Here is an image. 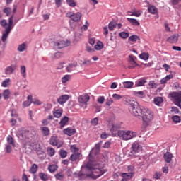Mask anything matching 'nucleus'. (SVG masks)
Returning a JSON list of instances; mask_svg holds the SVG:
<instances>
[{
  "mask_svg": "<svg viewBox=\"0 0 181 181\" xmlns=\"http://www.w3.org/2000/svg\"><path fill=\"white\" fill-rule=\"evenodd\" d=\"M87 169H89L90 174H84L82 173H78L75 174V177H78V180H84V179L90 178V179H98L100 176H103L105 172H107V170L104 168H95L93 169V166H90V164L86 165Z\"/></svg>",
  "mask_w": 181,
  "mask_h": 181,
  "instance_id": "f257e3e1",
  "label": "nucleus"
},
{
  "mask_svg": "<svg viewBox=\"0 0 181 181\" xmlns=\"http://www.w3.org/2000/svg\"><path fill=\"white\" fill-rule=\"evenodd\" d=\"M121 127L118 124H113L110 129V132L112 136H119L122 138L124 141H129V139H132V138H136V133L132 131H124L119 130Z\"/></svg>",
  "mask_w": 181,
  "mask_h": 181,
  "instance_id": "f03ea898",
  "label": "nucleus"
},
{
  "mask_svg": "<svg viewBox=\"0 0 181 181\" xmlns=\"http://www.w3.org/2000/svg\"><path fill=\"white\" fill-rule=\"evenodd\" d=\"M127 105H129V111L134 115V117H139L142 114L144 109H141L139 104L134 98H129L126 100Z\"/></svg>",
  "mask_w": 181,
  "mask_h": 181,
  "instance_id": "7ed1b4c3",
  "label": "nucleus"
},
{
  "mask_svg": "<svg viewBox=\"0 0 181 181\" xmlns=\"http://www.w3.org/2000/svg\"><path fill=\"white\" fill-rule=\"evenodd\" d=\"M141 118L144 127H146L153 121V112L148 108H143Z\"/></svg>",
  "mask_w": 181,
  "mask_h": 181,
  "instance_id": "20e7f679",
  "label": "nucleus"
},
{
  "mask_svg": "<svg viewBox=\"0 0 181 181\" xmlns=\"http://www.w3.org/2000/svg\"><path fill=\"white\" fill-rule=\"evenodd\" d=\"M12 29H13V15L8 19L7 27L5 28V33H3L1 37L2 42H6V39H8V36L9 35V33H11Z\"/></svg>",
  "mask_w": 181,
  "mask_h": 181,
  "instance_id": "39448f33",
  "label": "nucleus"
},
{
  "mask_svg": "<svg viewBox=\"0 0 181 181\" xmlns=\"http://www.w3.org/2000/svg\"><path fill=\"white\" fill-rule=\"evenodd\" d=\"M142 151V146L139 144L138 141H134L130 148V156H136V153H139Z\"/></svg>",
  "mask_w": 181,
  "mask_h": 181,
  "instance_id": "423d86ee",
  "label": "nucleus"
},
{
  "mask_svg": "<svg viewBox=\"0 0 181 181\" xmlns=\"http://www.w3.org/2000/svg\"><path fill=\"white\" fill-rule=\"evenodd\" d=\"M90 101V95L85 93L82 95L78 96V102L79 103V105L81 107H83L84 108H87V103Z\"/></svg>",
  "mask_w": 181,
  "mask_h": 181,
  "instance_id": "0eeeda50",
  "label": "nucleus"
},
{
  "mask_svg": "<svg viewBox=\"0 0 181 181\" xmlns=\"http://www.w3.org/2000/svg\"><path fill=\"white\" fill-rule=\"evenodd\" d=\"M66 18H70L74 22H78L81 19V13H74L73 12H68L66 13Z\"/></svg>",
  "mask_w": 181,
  "mask_h": 181,
  "instance_id": "6e6552de",
  "label": "nucleus"
},
{
  "mask_svg": "<svg viewBox=\"0 0 181 181\" xmlns=\"http://www.w3.org/2000/svg\"><path fill=\"white\" fill-rule=\"evenodd\" d=\"M69 45H70V41L69 40L57 41L54 42V49H63L64 47H69Z\"/></svg>",
  "mask_w": 181,
  "mask_h": 181,
  "instance_id": "1a4fd4ad",
  "label": "nucleus"
},
{
  "mask_svg": "<svg viewBox=\"0 0 181 181\" xmlns=\"http://www.w3.org/2000/svg\"><path fill=\"white\" fill-rule=\"evenodd\" d=\"M135 60H136V57H135L134 55H132V54L129 56L128 69H135V67H136V66H138V64H136V62Z\"/></svg>",
  "mask_w": 181,
  "mask_h": 181,
  "instance_id": "9d476101",
  "label": "nucleus"
},
{
  "mask_svg": "<svg viewBox=\"0 0 181 181\" xmlns=\"http://www.w3.org/2000/svg\"><path fill=\"white\" fill-rule=\"evenodd\" d=\"M69 100H70V95H63L57 99V103H58V104L63 105V104L67 103V101H69Z\"/></svg>",
  "mask_w": 181,
  "mask_h": 181,
  "instance_id": "9b49d317",
  "label": "nucleus"
},
{
  "mask_svg": "<svg viewBox=\"0 0 181 181\" xmlns=\"http://www.w3.org/2000/svg\"><path fill=\"white\" fill-rule=\"evenodd\" d=\"M177 40H179V34L173 35L167 39L169 43H177Z\"/></svg>",
  "mask_w": 181,
  "mask_h": 181,
  "instance_id": "f8f14e48",
  "label": "nucleus"
},
{
  "mask_svg": "<svg viewBox=\"0 0 181 181\" xmlns=\"http://www.w3.org/2000/svg\"><path fill=\"white\" fill-rule=\"evenodd\" d=\"M63 133L65 135H68V136H71V135H74V134H76V130L75 129H71V127H68L63 130Z\"/></svg>",
  "mask_w": 181,
  "mask_h": 181,
  "instance_id": "ddd939ff",
  "label": "nucleus"
},
{
  "mask_svg": "<svg viewBox=\"0 0 181 181\" xmlns=\"http://www.w3.org/2000/svg\"><path fill=\"white\" fill-rule=\"evenodd\" d=\"M93 152H95V153L100 152V145L99 144H97L95 146V148L90 151V152L89 153L88 158H89V162H90V163H93Z\"/></svg>",
  "mask_w": 181,
  "mask_h": 181,
  "instance_id": "4468645a",
  "label": "nucleus"
},
{
  "mask_svg": "<svg viewBox=\"0 0 181 181\" xmlns=\"http://www.w3.org/2000/svg\"><path fill=\"white\" fill-rule=\"evenodd\" d=\"M15 70H16V66L15 65H11L9 66H7L5 69V73L6 74H8V76L12 74L13 73V71H15Z\"/></svg>",
  "mask_w": 181,
  "mask_h": 181,
  "instance_id": "2eb2a0df",
  "label": "nucleus"
},
{
  "mask_svg": "<svg viewBox=\"0 0 181 181\" xmlns=\"http://www.w3.org/2000/svg\"><path fill=\"white\" fill-rule=\"evenodd\" d=\"M68 122H69V117L66 116L64 117L59 122L60 129H63V128H64V127L67 125Z\"/></svg>",
  "mask_w": 181,
  "mask_h": 181,
  "instance_id": "dca6fc26",
  "label": "nucleus"
},
{
  "mask_svg": "<svg viewBox=\"0 0 181 181\" xmlns=\"http://www.w3.org/2000/svg\"><path fill=\"white\" fill-rule=\"evenodd\" d=\"M122 180H129L130 179H132V177L134 176V173H123L122 174Z\"/></svg>",
  "mask_w": 181,
  "mask_h": 181,
  "instance_id": "f3484780",
  "label": "nucleus"
},
{
  "mask_svg": "<svg viewBox=\"0 0 181 181\" xmlns=\"http://www.w3.org/2000/svg\"><path fill=\"white\" fill-rule=\"evenodd\" d=\"M172 158H173V156L169 152L164 154V159L166 163H170V162H172Z\"/></svg>",
  "mask_w": 181,
  "mask_h": 181,
  "instance_id": "a211bd4d",
  "label": "nucleus"
},
{
  "mask_svg": "<svg viewBox=\"0 0 181 181\" xmlns=\"http://www.w3.org/2000/svg\"><path fill=\"white\" fill-rule=\"evenodd\" d=\"M81 154L80 153H74L71 156L70 159L71 162H76V160H78V159H80V156Z\"/></svg>",
  "mask_w": 181,
  "mask_h": 181,
  "instance_id": "6ab92c4d",
  "label": "nucleus"
},
{
  "mask_svg": "<svg viewBox=\"0 0 181 181\" xmlns=\"http://www.w3.org/2000/svg\"><path fill=\"white\" fill-rule=\"evenodd\" d=\"M59 142V139H57V136H52L50 139L49 144L50 145H52V146H57V144Z\"/></svg>",
  "mask_w": 181,
  "mask_h": 181,
  "instance_id": "aec40b11",
  "label": "nucleus"
},
{
  "mask_svg": "<svg viewBox=\"0 0 181 181\" xmlns=\"http://www.w3.org/2000/svg\"><path fill=\"white\" fill-rule=\"evenodd\" d=\"M127 20L128 21V22H129V23H131V25H132L133 26H139V25H141V23H139L138 22V20L135 19V18H127Z\"/></svg>",
  "mask_w": 181,
  "mask_h": 181,
  "instance_id": "412c9836",
  "label": "nucleus"
},
{
  "mask_svg": "<svg viewBox=\"0 0 181 181\" xmlns=\"http://www.w3.org/2000/svg\"><path fill=\"white\" fill-rule=\"evenodd\" d=\"M63 114V109H58L53 112V115L55 118H60Z\"/></svg>",
  "mask_w": 181,
  "mask_h": 181,
  "instance_id": "4be33fe9",
  "label": "nucleus"
},
{
  "mask_svg": "<svg viewBox=\"0 0 181 181\" xmlns=\"http://www.w3.org/2000/svg\"><path fill=\"white\" fill-rule=\"evenodd\" d=\"M133 95L135 97H138L139 98H144L145 97V95L144 94V91L142 90H139V91L134 90L133 91Z\"/></svg>",
  "mask_w": 181,
  "mask_h": 181,
  "instance_id": "5701e85b",
  "label": "nucleus"
},
{
  "mask_svg": "<svg viewBox=\"0 0 181 181\" xmlns=\"http://www.w3.org/2000/svg\"><path fill=\"white\" fill-rule=\"evenodd\" d=\"M3 97L4 100H9L11 98V90L9 89H6L3 91Z\"/></svg>",
  "mask_w": 181,
  "mask_h": 181,
  "instance_id": "b1692460",
  "label": "nucleus"
},
{
  "mask_svg": "<svg viewBox=\"0 0 181 181\" xmlns=\"http://www.w3.org/2000/svg\"><path fill=\"white\" fill-rule=\"evenodd\" d=\"M153 102L156 105H158L159 107L160 106V104L163 103V98H162V97H156L154 98Z\"/></svg>",
  "mask_w": 181,
  "mask_h": 181,
  "instance_id": "393cba45",
  "label": "nucleus"
},
{
  "mask_svg": "<svg viewBox=\"0 0 181 181\" xmlns=\"http://www.w3.org/2000/svg\"><path fill=\"white\" fill-rule=\"evenodd\" d=\"M148 11L149 13H152V15H155V13H158V8L155 6H151L148 7Z\"/></svg>",
  "mask_w": 181,
  "mask_h": 181,
  "instance_id": "a878e982",
  "label": "nucleus"
},
{
  "mask_svg": "<svg viewBox=\"0 0 181 181\" xmlns=\"http://www.w3.org/2000/svg\"><path fill=\"white\" fill-rule=\"evenodd\" d=\"M41 131L44 136H47L50 134V129H49V127H42Z\"/></svg>",
  "mask_w": 181,
  "mask_h": 181,
  "instance_id": "bb28decb",
  "label": "nucleus"
},
{
  "mask_svg": "<svg viewBox=\"0 0 181 181\" xmlns=\"http://www.w3.org/2000/svg\"><path fill=\"white\" fill-rule=\"evenodd\" d=\"M145 83H146V80L145 79H139L136 81L135 86L136 87H142V86H145Z\"/></svg>",
  "mask_w": 181,
  "mask_h": 181,
  "instance_id": "cd10ccee",
  "label": "nucleus"
},
{
  "mask_svg": "<svg viewBox=\"0 0 181 181\" xmlns=\"http://www.w3.org/2000/svg\"><path fill=\"white\" fill-rule=\"evenodd\" d=\"M47 152L49 156H54L55 153H56V151L54 150V148H52V147H48L47 149Z\"/></svg>",
  "mask_w": 181,
  "mask_h": 181,
  "instance_id": "c85d7f7f",
  "label": "nucleus"
},
{
  "mask_svg": "<svg viewBox=\"0 0 181 181\" xmlns=\"http://www.w3.org/2000/svg\"><path fill=\"white\" fill-rule=\"evenodd\" d=\"M7 145H11V146H15V140H13L12 136H8Z\"/></svg>",
  "mask_w": 181,
  "mask_h": 181,
  "instance_id": "c756f323",
  "label": "nucleus"
},
{
  "mask_svg": "<svg viewBox=\"0 0 181 181\" xmlns=\"http://www.w3.org/2000/svg\"><path fill=\"white\" fill-rule=\"evenodd\" d=\"M123 86L125 88H132V86H134V82L125 81L123 83Z\"/></svg>",
  "mask_w": 181,
  "mask_h": 181,
  "instance_id": "7c9ffc66",
  "label": "nucleus"
},
{
  "mask_svg": "<svg viewBox=\"0 0 181 181\" xmlns=\"http://www.w3.org/2000/svg\"><path fill=\"white\" fill-rule=\"evenodd\" d=\"M3 12L6 15V16H11V14L12 13V8L6 7L3 9Z\"/></svg>",
  "mask_w": 181,
  "mask_h": 181,
  "instance_id": "2f4dec72",
  "label": "nucleus"
},
{
  "mask_svg": "<svg viewBox=\"0 0 181 181\" xmlns=\"http://www.w3.org/2000/svg\"><path fill=\"white\" fill-rule=\"evenodd\" d=\"M104 47L103 42L99 41L97 42V45H95V50H101Z\"/></svg>",
  "mask_w": 181,
  "mask_h": 181,
  "instance_id": "473e14b6",
  "label": "nucleus"
},
{
  "mask_svg": "<svg viewBox=\"0 0 181 181\" xmlns=\"http://www.w3.org/2000/svg\"><path fill=\"white\" fill-rule=\"evenodd\" d=\"M175 103L177 105L181 110V96H176L175 98Z\"/></svg>",
  "mask_w": 181,
  "mask_h": 181,
  "instance_id": "72a5a7b5",
  "label": "nucleus"
},
{
  "mask_svg": "<svg viewBox=\"0 0 181 181\" xmlns=\"http://www.w3.org/2000/svg\"><path fill=\"white\" fill-rule=\"evenodd\" d=\"M54 176L57 180H63V179H64V174L63 173H59Z\"/></svg>",
  "mask_w": 181,
  "mask_h": 181,
  "instance_id": "f704fd0d",
  "label": "nucleus"
},
{
  "mask_svg": "<svg viewBox=\"0 0 181 181\" xmlns=\"http://www.w3.org/2000/svg\"><path fill=\"white\" fill-rule=\"evenodd\" d=\"M26 49V44L25 43H23L20 45H18L17 50L18 52H25V50Z\"/></svg>",
  "mask_w": 181,
  "mask_h": 181,
  "instance_id": "c9c22d12",
  "label": "nucleus"
},
{
  "mask_svg": "<svg viewBox=\"0 0 181 181\" xmlns=\"http://www.w3.org/2000/svg\"><path fill=\"white\" fill-rule=\"evenodd\" d=\"M140 59L142 60H148L149 59V54L143 52L139 55Z\"/></svg>",
  "mask_w": 181,
  "mask_h": 181,
  "instance_id": "e433bc0d",
  "label": "nucleus"
},
{
  "mask_svg": "<svg viewBox=\"0 0 181 181\" xmlns=\"http://www.w3.org/2000/svg\"><path fill=\"white\" fill-rule=\"evenodd\" d=\"M109 30L112 31L117 28V23L115 22H110L108 25Z\"/></svg>",
  "mask_w": 181,
  "mask_h": 181,
  "instance_id": "4c0bfd02",
  "label": "nucleus"
},
{
  "mask_svg": "<svg viewBox=\"0 0 181 181\" xmlns=\"http://www.w3.org/2000/svg\"><path fill=\"white\" fill-rule=\"evenodd\" d=\"M70 75H65L64 77L62 78V83L64 84L67 83V81H70Z\"/></svg>",
  "mask_w": 181,
  "mask_h": 181,
  "instance_id": "58836bf2",
  "label": "nucleus"
},
{
  "mask_svg": "<svg viewBox=\"0 0 181 181\" xmlns=\"http://www.w3.org/2000/svg\"><path fill=\"white\" fill-rule=\"evenodd\" d=\"M59 167L56 165H51L48 167V169L51 173H54V171L58 168Z\"/></svg>",
  "mask_w": 181,
  "mask_h": 181,
  "instance_id": "ea45409f",
  "label": "nucleus"
},
{
  "mask_svg": "<svg viewBox=\"0 0 181 181\" xmlns=\"http://www.w3.org/2000/svg\"><path fill=\"white\" fill-rule=\"evenodd\" d=\"M11 84V79L10 78H6V80H4L2 83L1 86L2 87H8V86Z\"/></svg>",
  "mask_w": 181,
  "mask_h": 181,
  "instance_id": "a19ab883",
  "label": "nucleus"
},
{
  "mask_svg": "<svg viewBox=\"0 0 181 181\" xmlns=\"http://www.w3.org/2000/svg\"><path fill=\"white\" fill-rule=\"evenodd\" d=\"M21 73L24 78H26V66H21Z\"/></svg>",
  "mask_w": 181,
  "mask_h": 181,
  "instance_id": "79ce46f5",
  "label": "nucleus"
},
{
  "mask_svg": "<svg viewBox=\"0 0 181 181\" xmlns=\"http://www.w3.org/2000/svg\"><path fill=\"white\" fill-rule=\"evenodd\" d=\"M37 172V165L33 164L30 170V173L35 174Z\"/></svg>",
  "mask_w": 181,
  "mask_h": 181,
  "instance_id": "37998d69",
  "label": "nucleus"
},
{
  "mask_svg": "<svg viewBox=\"0 0 181 181\" xmlns=\"http://www.w3.org/2000/svg\"><path fill=\"white\" fill-rule=\"evenodd\" d=\"M39 177L42 180H44V181L49 180V177H47V175L43 173H40L39 175Z\"/></svg>",
  "mask_w": 181,
  "mask_h": 181,
  "instance_id": "c03bdc74",
  "label": "nucleus"
},
{
  "mask_svg": "<svg viewBox=\"0 0 181 181\" xmlns=\"http://www.w3.org/2000/svg\"><path fill=\"white\" fill-rule=\"evenodd\" d=\"M119 36L122 37V39H127L129 37V33L125 32H121L119 33Z\"/></svg>",
  "mask_w": 181,
  "mask_h": 181,
  "instance_id": "a18cd8bd",
  "label": "nucleus"
},
{
  "mask_svg": "<svg viewBox=\"0 0 181 181\" xmlns=\"http://www.w3.org/2000/svg\"><path fill=\"white\" fill-rule=\"evenodd\" d=\"M66 4L71 8H74V6L77 5V4L76 3V1H74V0H66Z\"/></svg>",
  "mask_w": 181,
  "mask_h": 181,
  "instance_id": "49530a36",
  "label": "nucleus"
},
{
  "mask_svg": "<svg viewBox=\"0 0 181 181\" xmlns=\"http://www.w3.org/2000/svg\"><path fill=\"white\" fill-rule=\"evenodd\" d=\"M172 119L175 124H178L181 121L180 117L177 115L173 116Z\"/></svg>",
  "mask_w": 181,
  "mask_h": 181,
  "instance_id": "de8ad7c7",
  "label": "nucleus"
},
{
  "mask_svg": "<svg viewBox=\"0 0 181 181\" xmlns=\"http://www.w3.org/2000/svg\"><path fill=\"white\" fill-rule=\"evenodd\" d=\"M12 148H15V146L11 144H6V151L7 153H11L12 152Z\"/></svg>",
  "mask_w": 181,
  "mask_h": 181,
  "instance_id": "09e8293b",
  "label": "nucleus"
},
{
  "mask_svg": "<svg viewBox=\"0 0 181 181\" xmlns=\"http://www.w3.org/2000/svg\"><path fill=\"white\" fill-rule=\"evenodd\" d=\"M148 86L151 88H158V85H157V83H155V81H149Z\"/></svg>",
  "mask_w": 181,
  "mask_h": 181,
  "instance_id": "8fccbe9b",
  "label": "nucleus"
},
{
  "mask_svg": "<svg viewBox=\"0 0 181 181\" xmlns=\"http://www.w3.org/2000/svg\"><path fill=\"white\" fill-rule=\"evenodd\" d=\"M21 135L23 138H27V136L29 135V131L23 130L21 132Z\"/></svg>",
  "mask_w": 181,
  "mask_h": 181,
  "instance_id": "3c124183",
  "label": "nucleus"
},
{
  "mask_svg": "<svg viewBox=\"0 0 181 181\" xmlns=\"http://www.w3.org/2000/svg\"><path fill=\"white\" fill-rule=\"evenodd\" d=\"M129 16H136V18H139L141 16V12L136 11H133L132 14H129Z\"/></svg>",
  "mask_w": 181,
  "mask_h": 181,
  "instance_id": "603ef678",
  "label": "nucleus"
},
{
  "mask_svg": "<svg viewBox=\"0 0 181 181\" xmlns=\"http://www.w3.org/2000/svg\"><path fill=\"white\" fill-rule=\"evenodd\" d=\"M138 36L133 35L129 37V42H136L138 40Z\"/></svg>",
  "mask_w": 181,
  "mask_h": 181,
  "instance_id": "864d4df0",
  "label": "nucleus"
},
{
  "mask_svg": "<svg viewBox=\"0 0 181 181\" xmlns=\"http://www.w3.org/2000/svg\"><path fill=\"white\" fill-rule=\"evenodd\" d=\"M59 155L61 158H62V159H64V158L67 156V151H66L65 150H61Z\"/></svg>",
  "mask_w": 181,
  "mask_h": 181,
  "instance_id": "5fc2aeb1",
  "label": "nucleus"
},
{
  "mask_svg": "<svg viewBox=\"0 0 181 181\" xmlns=\"http://www.w3.org/2000/svg\"><path fill=\"white\" fill-rule=\"evenodd\" d=\"M74 67H76V65H73V64H69V66L66 67V71L68 73L73 71Z\"/></svg>",
  "mask_w": 181,
  "mask_h": 181,
  "instance_id": "6e6d98bb",
  "label": "nucleus"
},
{
  "mask_svg": "<svg viewBox=\"0 0 181 181\" xmlns=\"http://www.w3.org/2000/svg\"><path fill=\"white\" fill-rule=\"evenodd\" d=\"M0 25L3 28H4V29H5V28L8 27V23L6 22V20H5V19L0 21Z\"/></svg>",
  "mask_w": 181,
  "mask_h": 181,
  "instance_id": "4d7b16f0",
  "label": "nucleus"
},
{
  "mask_svg": "<svg viewBox=\"0 0 181 181\" xmlns=\"http://www.w3.org/2000/svg\"><path fill=\"white\" fill-rule=\"evenodd\" d=\"M91 125L95 127L98 125V118L95 117L90 121Z\"/></svg>",
  "mask_w": 181,
  "mask_h": 181,
  "instance_id": "13d9d810",
  "label": "nucleus"
},
{
  "mask_svg": "<svg viewBox=\"0 0 181 181\" xmlns=\"http://www.w3.org/2000/svg\"><path fill=\"white\" fill-rule=\"evenodd\" d=\"M83 66H91L93 64V62L90 59H85L83 62Z\"/></svg>",
  "mask_w": 181,
  "mask_h": 181,
  "instance_id": "bf43d9fd",
  "label": "nucleus"
},
{
  "mask_svg": "<svg viewBox=\"0 0 181 181\" xmlns=\"http://www.w3.org/2000/svg\"><path fill=\"white\" fill-rule=\"evenodd\" d=\"M88 26H90V23H88V21H86L85 25L81 27V30H87V29H88Z\"/></svg>",
  "mask_w": 181,
  "mask_h": 181,
  "instance_id": "052dcab7",
  "label": "nucleus"
},
{
  "mask_svg": "<svg viewBox=\"0 0 181 181\" xmlns=\"http://www.w3.org/2000/svg\"><path fill=\"white\" fill-rule=\"evenodd\" d=\"M71 151L74 153H78V148L76 146H71Z\"/></svg>",
  "mask_w": 181,
  "mask_h": 181,
  "instance_id": "680f3d73",
  "label": "nucleus"
},
{
  "mask_svg": "<svg viewBox=\"0 0 181 181\" xmlns=\"http://www.w3.org/2000/svg\"><path fill=\"white\" fill-rule=\"evenodd\" d=\"M108 136H110V134H107L106 132H103L100 134V138L102 139H107V138H108Z\"/></svg>",
  "mask_w": 181,
  "mask_h": 181,
  "instance_id": "e2e57ef3",
  "label": "nucleus"
},
{
  "mask_svg": "<svg viewBox=\"0 0 181 181\" xmlns=\"http://www.w3.org/2000/svg\"><path fill=\"white\" fill-rule=\"evenodd\" d=\"M154 179H160L162 177V173L159 172H156L153 176Z\"/></svg>",
  "mask_w": 181,
  "mask_h": 181,
  "instance_id": "0e129e2a",
  "label": "nucleus"
},
{
  "mask_svg": "<svg viewBox=\"0 0 181 181\" xmlns=\"http://www.w3.org/2000/svg\"><path fill=\"white\" fill-rule=\"evenodd\" d=\"M105 100V98H104V96H101L98 98V103H99V104H103Z\"/></svg>",
  "mask_w": 181,
  "mask_h": 181,
  "instance_id": "69168bd1",
  "label": "nucleus"
},
{
  "mask_svg": "<svg viewBox=\"0 0 181 181\" xmlns=\"http://www.w3.org/2000/svg\"><path fill=\"white\" fill-rule=\"evenodd\" d=\"M112 98H114V100H121V98H122V96L118 94H113Z\"/></svg>",
  "mask_w": 181,
  "mask_h": 181,
  "instance_id": "338daca9",
  "label": "nucleus"
},
{
  "mask_svg": "<svg viewBox=\"0 0 181 181\" xmlns=\"http://www.w3.org/2000/svg\"><path fill=\"white\" fill-rule=\"evenodd\" d=\"M33 104H34L35 105H42V102H40V100H39L38 99H35L33 101Z\"/></svg>",
  "mask_w": 181,
  "mask_h": 181,
  "instance_id": "774afa93",
  "label": "nucleus"
}]
</instances>
